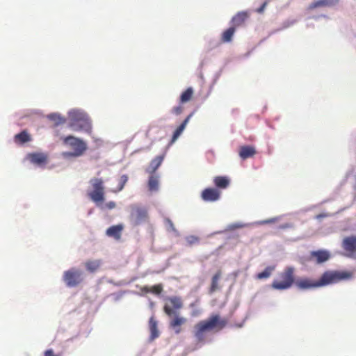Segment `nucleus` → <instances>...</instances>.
Instances as JSON below:
<instances>
[{
  "instance_id": "1",
  "label": "nucleus",
  "mask_w": 356,
  "mask_h": 356,
  "mask_svg": "<svg viewBox=\"0 0 356 356\" xmlns=\"http://www.w3.org/2000/svg\"><path fill=\"white\" fill-rule=\"evenodd\" d=\"M183 307V302L179 296H172L167 298L163 307L165 314L169 316H174L170 321V327L175 330L176 334L181 332V326L186 323V318L180 316L178 311Z\"/></svg>"
},
{
  "instance_id": "2",
  "label": "nucleus",
  "mask_w": 356,
  "mask_h": 356,
  "mask_svg": "<svg viewBox=\"0 0 356 356\" xmlns=\"http://www.w3.org/2000/svg\"><path fill=\"white\" fill-rule=\"evenodd\" d=\"M227 323L225 318H221L218 314H213L207 320L201 321L194 327V336L199 343L205 339V332L212 330L220 331Z\"/></svg>"
},
{
  "instance_id": "3",
  "label": "nucleus",
  "mask_w": 356,
  "mask_h": 356,
  "mask_svg": "<svg viewBox=\"0 0 356 356\" xmlns=\"http://www.w3.org/2000/svg\"><path fill=\"white\" fill-rule=\"evenodd\" d=\"M69 127L74 131L90 133L92 125L88 115L79 111L72 110L69 112Z\"/></svg>"
},
{
  "instance_id": "4",
  "label": "nucleus",
  "mask_w": 356,
  "mask_h": 356,
  "mask_svg": "<svg viewBox=\"0 0 356 356\" xmlns=\"http://www.w3.org/2000/svg\"><path fill=\"white\" fill-rule=\"evenodd\" d=\"M295 268L286 266L278 274L277 278L272 282V288L277 290H285L291 288L296 282Z\"/></svg>"
},
{
  "instance_id": "5",
  "label": "nucleus",
  "mask_w": 356,
  "mask_h": 356,
  "mask_svg": "<svg viewBox=\"0 0 356 356\" xmlns=\"http://www.w3.org/2000/svg\"><path fill=\"white\" fill-rule=\"evenodd\" d=\"M353 276V272L348 270H326L318 280L320 288L350 280Z\"/></svg>"
},
{
  "instance_id": "6",
  "label": "nucleus",
  "mask_w": 356,
  "mask_h": 356,
  "mask_svg": "<svg viewBox=\"0 0 356 356\" xmlns=\"http://www.w3.org/2000/svg\"><path fill=\"white\" fill-rule=\"evenodd\" d=\"M129 220L133 226H138L148 219V212L145 207L138 204L129 206Z\"/></svg>"
},
{
  "instance_id": "7",
  "label": "nucleus",
  "mask_w": 356,
  "mask_h": 356,
  "mask_svg": "<svg viewBox=\"0 0 356 356\" xmlns=\"http://www.w3.org/2000/svg\"><path fill=\"white\" fill-rule=\"evenodd\" d=\"M63 142L65 144L70 145L73 149L72 152L65 153L66 156L74 157L80 156L83 155L87 149V145L83 140L72 136H68L64 138Z\"/></svg>"
},
{
  "instance_id": "8",
  "label": "nucleus",
  "mask_w": 356,
  "mask_h": 356,
  "mask_svg": "<svg viewBox=\"0 0 356 356\" xmlns=\"http://www.w3.org/2000/svg\"><path fill=\"white\" fill-rule=\"evenodd\" d=\"M92 190L88 192L89 197L95 203L104 200V181L99 178H93L90 180Z\"/></svg>"
},
{
  "instance_id": "9",
  "label": "nucleus",
  "mask_w": 356,
  "mask_h": 356,
  "mask_svg": "<svg viewBox=\"0 0 356 356\" xmlns=\"http://www.w3.org/2000/svg\"><path fill=\"white\" fill-rule=\"evenodd\" d=\"M82 272L75 268L66 270L63 273V281L69 287H74L83 281Z\"/></svg>"
},
{
  "instance_id": "10",
  "label": "nucleus",
  "mask_w": 356,
  "mask_h": 356,
  "mask_svg": "<svg viewBox=\"0 0 356 356\" xmlns=\"http://www.w3.org/2000/svg\"><path fill=\"white\" fill-rule=\"evenodd\" d=\"M295 285L299 290L302 291L320 288L318 280H314L307 277H300L296 280Z\"/></svg>"
},
{
  "instance_id": "11",
  "label": "nucleus",
  "mask_w": 356,
  "mask_h": 356,
  "mask_svg": "<svg viewBox=\"0 0 356 356\" xmlns=\"http://www.w3.org/2000/svg\"><path fill=\"white\" fill-rule=\"evenodd\" d=\"M342 248L346 252V256L356 259V236L345 237L341 243Z\"/></svg>"
},
{
  "instance_id": "12",
  "label": "nucleus",
  "mask_w": 356,
  "mask_h": 356,
  "mask_svg": "<svg viewBox=\"0 0 356 356\" xmlns=\"http://www.w3.org/2000/svg\"><path fill=\"white\" fill-rule=\"evenodd\" d=\"M330 258V253L325 250H318L316 251H312L310 252L309 260L314 261L316 264H322Z\"/></svg>"
},
{
  "instance_id": "13",
  "label": "nucleus",
  "mask_w": 356,
  "mask_h": 356,
  "mask_svg": "<svg viewBox=\"0 0 356 356\" xmlns=\"http://www.w3.org/2000/svg\"><path fill=\"white\" fill-rule=\"evenodd\" d=\"M220 197V191L215 188H207L201 193V197L205 202H216Z\"/></svg>"
},
{
  "instance_id": "14",
  "label": "nucleus",
  "mask_w": 356,
  "mask_h": 356,
  "mask_svg": "<svg viewBox=\"0 0 356 356\" xmlns=\"http://www.w3.org/2000/svg\"><path fill=\"white\" fill-rule=\"evenodd\" d=\"M27 159L29 161L38 166L44 165L48 161V156L45 153L42 152H34L27 155Z\"/></svg>"
},
{
  "instance_id": "15",
  "label": "nucleus",
  "mask_w": 356,
  "mask_h": 356,
  "mask_svg": "<svg viewBox=\"0 0 356 356\" xmlns=\"http://www.w3.org/2000/svg\"><path fill=\"white\" fill-rule=\"evenodd\" d=\"M339 2V0H316L308 6L309 10H314L317 8L334 6Z\"/></svg>"
},
{
  "instance_id": "16",
  "label": "nucleus",
  "mask_w": 356,
  "mask_h": 356,
  "mask_svg": "<svg viewBox=\"0 0 356 356\" xmlns=\"http://www.w3.org/2000/svg\"><path fill=\"white\" fill-rule=\"evenodd\" d=\"M123 229L124 226L122 224L113 225L106 229V234L109 237H112L115 240H120Z\"/></svg>"
},
{
  "instance_id": "17",
  "label": "nucleus",
  "mask_w": 356,
  "mask_h": 356,
  "mask_svg": "<svg viewBox=\"0 0 356 356\" xmlns=\"http://www.w3.org/2000/svg\"><path fill=\"white\" fill-rule=\"evenodd\" d=\"M249 17V15L247 12H239L234 15L232 19V27H239L243 25L245 21Z\"/></svg>"
},
{
  "instance_id": "18",
  "label": "nucleus",
  "mask_w": 356,
  "mask_h": 356,
  "mask_svg": "<svg viewBox=\"0 0 356 356\" xmlns=\"http://www.w3.org/2000/svg\"><path fill=\"white\" fill-rule=\"evenodd\" d=\"M192 115H193L192 113L188 115L186 117V118L182 122V123L176 129V130L173 133L170 145L173 144L177 140V138L180 136V135L182 134V132L185 129V128H186L187 124L188 123Z\"/></svg>"
},
{
  "instance_id": "19",
  "label": "nucleus",
  "mask_w": 356,
  "mask_h": 356,
  "mask_svg": "<svg viewBox=\"0 0 356 356\" xmlns=\"http://www.w3.org/2000/svg\"><path fill=\"white\" fill-rule=\"evenodd\" d=\"M255 154V148L250 145L241 146L238 152L239 156L243 160L252 157Z\"/></svg>"
},
{
  "instance_id": "20",
  "label": "nucleus",
  "mask_w": 356,
  "mask_h": 356,
  "mask_svg": "<svg viewBox=\"0 0 356 356\" xmlns=\"http://www.w3.org/2000/svg\"><path fill=\"white\" fill-rule=\"evenodd\" d=\"M165 155H160L156 156L154 159H152L150 162L149 168L147 169V172L150 174H155L157 169L159 168V166L161 165L163 159H164Z\"/></svg>"
},
{
  "instance_id": "21",
  "label": "nucleus",
  "mask_w": 356,
  "mask_h": 356,
  "mask_svg": "<svg viewBox=\"0 0 356 356\" xmlns=\"http://www.w3.org/2000/svg\"><path fill=\"white\" fill-rule=\"evenodd\" d=\"M148 190L150 192H156L159 187V177L155 174H151L147 182Z\"/></svg>"
},
{
  "instance_id": "22",
  "label": "nucleus",
  "mask_w": 356,
  "mask_h": 356,
  "mask_svg": "<svg viewBox=\"0 0 356 356\" xmlns=\"http://www.w3.org/2000/svg\"><path fill=\"white\" fill-rule=\"evenodd\" d=\"M149 327L151 333L150 340L153 341L159 336V332L157 327V321L154 316H152L149 320Z\"/></svg>"
},
{
  "instance_id": "23",
  "label": "nucleus",
  "mask_w": 356,
  "mask_h": 356,
  "mask_svg": "<svg viewBox=\"0 0 356 356\" xmlns=\"http://www.w3.org/2000/svg\"><path fill=\"white\" fill-rule=\"evenodd\" d=\"M213 183L217 188L225 189L228 187L230 181L227 177L217 176L214 177Z\"/></svg>"
},
{
  "instance_id": "24",
  "label": "nucleus",
  "mask_w": 356,
  "mask_h": 356,
  "mask_svg": "<svg viewBox=\"0 0 356 356\" xmlns=\"http://www.w3.org/2000/svg\"><path fill=\"white\" fill-rule=\"evenodd\" d=\"M14 140L17 144H24L31 141V137L26 130H24L15 136Z\"/></svg>"
},
{
  "instance_id": "25",
  "label": "nucleus",
  "mask_w": 356,
  "mask_h": 356,
  "mask_svg": "<svg viewBox=\"0 0 356 356\" xmlns=\"http://www.w3.org/2000/svg\"><path fill=\"white\" fill-rule=\"evenodd\" d=\"M101 264L102 261L99 259L93 261L89 260L85 263V267L89 272L94 273L99 268Z\"/></svg>"
},
{
  "instance_id": "26",
  "label": "nucleus",
  "mask_w": 356,
  "mask_h": 356,
  "mask_svg": "<svg viewBox=\"0 0 356 356\" xmlns=\"http://www.w3.org/2000/svg\"><path fill=\"white\" fill-rule=\"evenodd\" d=\"M222 272L220 270H218L212 277L211 286L209 289V292L211 293L215 292L217 289H218V280L221 277Z\"/></svg>"
},
{
  "instance_id": "27",
  "label": "nucleus",
  "mask_w": 356,
  "mask_h": 356,
  "mask_svg": "<svg viewBox=\"0 0 356 356\" xmlns=\"http://www.w3.org/2000/svg\"><path fill=\"white\" fill-rule=\"evenodd\" d=\"M235 27H229L222 33L221 41L222 42H229L232 40V37L235 33Z\"/></svg>"
},
{
  "instance_id": "28",
  "label": "nucleus",
  "mask_w": 356,
  "mask_h": 356,
  "mask_svg": "<svg viewBox=\"0 0 356 356\" xmlns=\"http://www.w3.org/2000/svg\"><path fill=\"white\" fill-rule=\"evenodd\" d=\"M193 93V89L191 87L188 88L181 94L179 99L180 103L184 104L189 102L192 99Z\"/></svg>"
},
{
  "instance_id": "29",
  "label": "nucleus",
  "mask_w": 356,
  "mask_h": 356,
  "mask_svg": "<svg viewBox=\"0 0 356 356\" xmlns=\"http://www.w3.org/2000/svg\"><path fill=\"white\" fill-rule=\"evenodd\" d=\"M273 270V268L268 266L266 268V269L263 272L259 273L257 275L256 277L258 280L266 279L270 276Z\"/></svg>"
},
{
  "instance_id": "30",
  "label": "nucleus",
  "mask_w": 356,
  "mask_h": 356,
  "mask_svg": "<svg viewBox=\"0 0 356 356\" xmlns=\"http://www.w3.org/2000/svg\"><path fill=\"white\" fill-rule=\"evenodd\" d=\"M163 291V285L161 284H156L150 287V293L155 295H160Z\"/></svg>"
},
{
  "instance_id": "31",
  "label": "nucleus",
  "mask_w": 356,
  "mask_h": 356,
  "mask_svg": "<svg viewBox=\"0 0 356 356\" xmlns=\"http://www.w3.org/2000/svg\"><path fill=\"white\" fill-rule=\"evenodd\" d=\"M128 181V176L126 175H123L120 177V181H119V187H118V191H122L126 183Z\"/></svg>"
},
{
  "instance_id": "32",
  "label": "nucleus",
  "mask_w": 356,
  "mask_h": 356,
  "mask_svg": "<svg viewBox=\"0 0 356 356\" xmlns=\"http://www.w3.org/2000/svg\"><path fill=\"white\" fill-rule=\"evenodd\" d=\"M49 118L57 121L56 124H62L65 122V120L56 114H51L49 115Z\"/></svg>"
},
{
  "instance_id": "33",
  "label": "nucleus",
  "mask_w": 356,
  "mask_h": 356,
  "mask_svg": "<svg viewBox=\"0 0 356 356\" xmlns=\"http://www.w3.org/2000/svg\"><path fill=\"white\" fill-rule=\"evenodd\" d=\"M186 241L188 245H192L198 243L199 238L195 236H188L186 237Z\"/></svg>"
},
{
  "instance_id": "34",
  "label": "nucleus",
  "mask_w": 356,
  "mask_h": 356,
  "mask_svg": "<svg viewBox=\"0 0 356 356\" xmlns=\"http://www.w3.org/2000/svg\"><path fill=\"white\" fill-rule=\"evenodd\" d=\"M184 108L182 106L179 105L172 108L171 113L175 115H179L183 112Z\"/></svg>"
},
{
  "instance_id": "35",
  "label": "nucleus",
  "mask_w": 356,
  "mask_h": 356,
  "mask_svg": "<svg viewBox=\"0 0 356 356\" xmlns=\"http://www.w3.org/2000/svg\"><path fill=\"white\" fill-rule=\"evenodd\" d=\"M105 206L108 209H113L116 207V204L115 202L111 201V202H107L105 204Z\"/></svg>"
},
{
  "instance_id": "36",
  "label": "nucleus",
  "mask_w": 356,
  "mask_h": 356,
  "mask_svg": "<svg viewBox=\"0 0 356 356\" xmlns=\"http://www.w3.org/2000/svg\"><path fill=\"white\" fill-rule=\"evenodd\" d=\"M140 290L143 293H150V287L147 286H143L140 287Z\"/></svg>"
},
{
  "instance_id": "37",
  "label": "nucleus",
  "mask_w": 356,
  "mask_h": 356,
  "mask_svg": "<svg viewBox=\"0 0 356 356\" xmlns=\"http://www.w3.org/2000/svg\"><path fill=\"white\" fill-rule=\"evenodd\" d=\"M44 356H56L54 355V351L52 350H47L44 353Z\"/></svg>"
},
{
  "instance_id": "38",
  "label": "nucleus",
  "mask_w": 356,
  "mask_h": 356,
  "mask_svg": "<svg viewBox=\"0 0 356 356\" xmlns=\"http://www.w3.org/2000/svg\"><path fill=\"white\" fill-rule=\"evenodd\" d=\"M266 5H267V3H266V2H264V3L261 5V6L258 10H257V12H259V13H261V12L265 9V8H266Z\"/></svg>"
},
{
  "instance_id": "39",
  "label": "nucleus",
  "mask_w": 356,
  "mask_h": 356,
  "mask_svg": "<svg viewBox=\"0 0 356 356\" xmlns=\"http://www.w3.org/2000/svg\"><path fill=\"white\" fill-rule=\"evenodd\" d=\"M327 214H325V213H321V214L317 215L316 218L317 219H320V218H325V217H327Z\"/></svg>"
},
{
  "instance_id": "40",
  "label": "nucleus",
  "mask_w": 356,
  "mask_h": 356,
  "mask_svg": "<svg viewBox=\"0 0 356 356\" xmlns=\"http://www.w3.org/2000/svg\"><path fill=\"white\" fill-rule=\"evenodd\" d=\"M242 225H236V227H241Z\"/></svg>"
}]
</instances>
